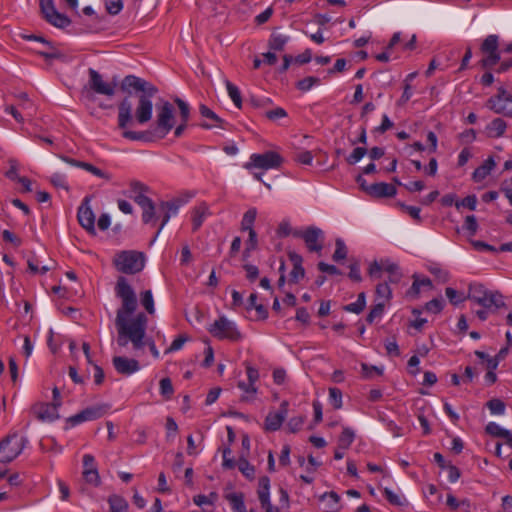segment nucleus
Wrapping results in <instances>:
<instances>
[{
  "label": "nucleus",
  "mask_w": 512,
  "mask_h": 512,
  "mask_svg": "<svg viewBox=\"0 0 512 512\" xmlns=\"http://www.w3.org/2000/svg\"><path fill=\"white\" fill-rule=\"evenodd\" d=\"M444 300L442 298H435L427 302L425 310L430 313L438 314L443 310Z\"/></svg>",
  "instance_id": "47"
},
{
  "label": "nucleus",
  "mask_w": 512,
  "mask_h": 512,
  "mask_svg": "<svg viewBox=\"0 0 512 512\" xmlns=\"http://www.w3.org/2000/svg\"><path fill=\"white\" fill-rule=\"evenodd\" d=\"M210 214L209 207L206 203H201L192 211L193 231H197L203 224L205 218Z\"/></svg>",
  "instance_id": "21"
},
{
  "label": "nucleus",
  "mask_w": 512,
  "mask_h": 512,
  "mask_svg": "<svg viewBox=\"0 0 512 512\" xmlns=\"http://www.w3.org/2000/svg\"><path fill=\"white\" fill-rule=\"evenodd\" d=\"M288 402L283 401L280 404V409L276 413H269L264 422V429L266 431H277L282 426V423L284 422L285 418L288 414Z\"/></svg>",
  "instance_id": "13"
},
{
  "label": "nucleus",
  "mask_w": 512,
  "mask_h": 512,
  "mask_svg": "<svg viewBox=\"0 0 512 512\" xmlns=\"http://www.w3.org/2000/svg\"><path fill=\"white\" fill-rule=\"evenodd\" d=\"M110 506L109 512H128L127 501L118 495H112L108 499Z\"/></svg>",
  "instance_id": "28"
},
{
  "label": "nucleus",
  "mask_w": 512,
  "mask_h": 512,
  "mask_svg": "<svg viewBox=\"0 0 512 512\" xmlns=\"http://www.w3.org/2000/svg\"><path fill=\"white\" fill-rule=\"evenodd\" d=\"M228 500L235 512H246L243 494L233 493L228 496Z\"/></svg>",
  "instance_id": "32"
},
{
  "label": "nucleus",
  "mask_w": 512,
  "mask_h": 512,
  "mask_svg": "<svg viewBox=\"0 0 512 512\" xmlns=\"http://www.w3.org/2000/svg\"><path fill=\"white\" fill-rule=\"evenodd\" d=\"M376 296L382 301L386 302L392 298V290L388 282L379 283L375 290Z\"/></svg>",
  "instance_id": "35"
},
{
  "label": "nucleus",
  "mask_w": 512,
  "mask_h": 512,
  "mask_svg": "<svg viewBox=\"0 0 512 512\" xmlns=\"http://www.w3.org/2000/svg\"><path fill=\"white\" fill-rule=\"evenodd\" d=\"M109 409L110 406L108 404H98L95 406L87 407L82 411L87 421H93L104 416Z\"/></svg>",
  "instance_id": "23"
},
{
  "label": "nucleus",
  "mask_w": 512,
  "mask_h": 512,
  "mask_svg": "<svg viewBox=\"0 0 512 512\" xmlns=\"http://www.w3.org/2000/svg\"><path fill=\"white\" fill-rule=\"evenodd\" d=\"M115 294L121 299V307L116 312L115 326L117 329V344L125 347L129 342L132 343L135 350L143 349L148 344L152 355L159 357V351L153 340L144 341L147 329L148 318L140 312L129 319L137 309L136 294L128 283L127 279L120 276L115 286Z\"/></svg>",
  "instance_id": "2"
},
{
  "label": "nucleus",
  "mask_w": 512,
  "mask_h": 512,
  "mask_svg": "<svg viewBox=\"0 0 512 512\" xmlns=\"http://www.w3.org/2000/svg\"><path fill=\"white\" fill-rule=\"evenodd\" d=\"M284 162L283 157L275 151H266L262 154L254 153L250 156V161L245 164V168L252 167L269 170L278 169Z\"/></svg>",
  "instance_id": "8"
},
{
  "label": "nucleus",
  "mask_w": 512,
  "mask_h": 512,
  "mask_svg": "<svg viewBox=\"0 0 512 512\" xmlns=\"http://www.w3.org/2000/svg\"><path fill=\"white\" fill-rule=\"evenodd\" d=\"M488 107L497 114H503L506 117H512V108H508L507 103L499 97L493 96L487 102Z\"/></svg>",
  "instance_id": "22"
},
{
  "label": "nucleus",
  "mask_w": 512,
  "mask_h": 512,
  "mask_svg": "<svg viewBox=\"0 0 512 512\" xmlns=\"http://www.w3.org/2000/svg\"><path fill=\"white\" fill-rule=\"evenodd\" d=\"M467 298L488 310H497L505 306L503 296L500 293L489 291L480 283L469 285Z\"/></svg>",
  "instance_id": "3"
},
{
  "label": "nucleus",
  "mask_w": 512,
  "mask_h": 512,
  "mask_svg": "<svg viewBox=\"0 0 512 512\" xmlns=\"http://www.w3.org/2000/svg\"><path fill=\"white\" fill-rule=\"evenodd\" d=\"M130 191L134 194L146 193L149 191V187L138 180H132L129 184Z\"/></svg>",
  "instance_id": "56"
},
{
  "label": "nucleus",
  "mask_w": 512,
  "mask_h": 512,
  "mask_svg": "<svg viewBox=\"0 0 512 512\" xmlns=\"http://www.w3.org/2000/svg\"><path fill=\"white\" fill-rule=\"evenodd\" d=\"M477 205V197L475 195H468L465 198H463L461 201L455 202V206L457 209L460 207L468 208L471 211H474L476 209Z\"/></svg>",
  "instance_id": "48"
},
{
  "label": "nucleus",
  "mask_w": 512,
  "mask_h": 512,
  "mask_svg": "<svg viewBox=\"0 0 512 512\" xmlns=\"http://www.w3.org/2000/svg\"><path fill=\"white\" fill-rule=\"evenodd\" d=\"M31 411L41 422H53L60 417L58 411L50 403H36L32 406Z\"/></svg>",
  "instance_id": "15"
},
{
  "label": "nucleus",
  "mask_w": 512,
  "mask_h": 512,
  "mask_svg": "<svg viewBox=\"0 0 512 512\" xmlns=\"http://www.w3.org/2000/svg\"><path fill=\"white\" fill-rule=\"evenodd\" d=\"M369 195L374 198H389L396 195L397 190L393 184L379 182L370 184Z\"/></svg>",
  "instance_id": "17"
},
{
  "label": "nucleus",
  "mask_w": 512,
  "mask_h": 512,
  "mask_svg": "<svg viewBox=\"0 0 512 512\" xmlns=\"http://www.w3.org/2000/svg\"><path fill=\"white\" fill-rule=\"evenodd\" d=\"M335 246H336V249L334 251L332 259L335 262L344 260L347 257V247H346L344 241L340 238L336 239Z\"/></svg>",
  "instance_id": "37"
},
{
  "label": "nucleus",
  "mask_w": 512,
  "mask_h": 512,
  "mask_svg": "<svg viewBox=\"0 0 512 512\" xmlns=\"http://www.w3.org/2000/svg\"><path fill=\"white\" fill-rule=\"evenodd\" d=\"M117 271L133 275L141 272L145 266V256L142 252L125 250L117 253L113 259Z\"/></svg>",
  "instance_id": "4"
},
{
  "label": "nucleus",
  "mask_w": 512,
  "mask_h": 512,
  "mask_svg": "<svg viewBox=\"0 0 512 512\" xmlns=\"http://www.w3.org/2000/svg\"><path fill=\"white\" fill-rule=\"evenodd\" d=\"M105 8L108 14L118 15L123 9L122 0H105Z\"/></svg>",
  "instance_id": "44"
},
{
  "label": "nucleus",
  "mask_w": 512,
  "mask_h": 512,
  "mask_svg": "<svg viewBox=\"0 0 512 512\" xmlns=\"http://www.w3.org/2000/svg\"><path fill=\"white\" fill-rule=\"evenodd\" d=\"M329 401L335 409L342 407V391L337 387L329 388Z\"/></svg>",
  "instance_id": "42"
},
{
  "label": "nucleus",
  "mask_w": 512,
  "mask_h": 512,
  "mask_svg": "<svg viewBox=\"0 0 512 512\" xmlns=\"http://www.w3.org/2000/svg\"><path fill=\"white\" fill-rule=\"evenodd\" d=\"M349 278L352 280V281H355V282H361L362 281V276H361V273H360V265H359V262H354V263H351L350 266H349Z\"/></svg>",
  "instance_id": "59"
},
{
  "label": "nucleus",
  "mask_w": 512,
  "mask_h": 512,
  "mask_svg": "<svg viewBox=\"0 0 512 512\" xmlns=\"http://www.w3.org/2000/svg\"><path fill=\"white\" fill-rule=\"evenodd\" d=\"M24 448V439L17 433L9 434L0 441V462L10 463Z\"/></svg>",
  "instance_id": "7"
},
{
  "label": "nucleus",
  "mask_w": 512,
  "mask_h": 512,
  "mask_svg": "<svg viewBox=\"0 0 512 512\" xmlns=\"http://www.w3.org/2000/svg\"><path fill=\"white\" fill-rule=\"evenodd\" d=\"M81 168L90 172L91 174L99 177V178H103L105 180H110L111 179V175L109 173H106L104 171H102L101 169L97 168L96 166L90 164V163H87V162H84L83 165H81Z\"/></svg>",
  "instance_id": "49"
},
{
  "label": "nucleus",
  "mask_w": 512,
  "mask_h": 512,
  "mask_svg": "<svg viewBox=\"0 0 512 512\" xmlns=\"http://www.w3.org/2000/svg\"><path fill=\"white\" fill-rule=\"evenodd\" d=\"M486 406L492 414L503 415L505 413L506 405L501 399L493 398L486 403Z\"/></svg>",
  "instance_id": "36"
},
{
  "label": "nucleus",
  "mask_w": 512,
  "mask_h": 512,
  "mask_svg": "<svg viewBox=\"0 0 512 512\" xmlns=\"http://www.w3.org/2000/svg\"><path fill=\"white\" fill-rule=\"evenodd\" d=\"M143 213H142V220L144 223H155L156 219V213L158 212L156 210V207L154 203H150L144 207H142Z\"/></svg>",
  "instance_id": "38"
},
{
  "label": "nucleus",
  "mask_w": 512,
  "mask_h": 512,
  "mask_svg": "<svg viewBox=\"0 0 512 512\" xmlns=\"http://www.w3.org/2000/svg\"><path fill=\"white\" fill-rule=\"evenodd\" d=\"M367 154L365 147H356L353 152L346 158V161L350 165H354L359 162Z\"/></svg>",
  "instance_id": "46"
},
{
  "label": "nucleus",
  "mask_w": 512,
  "mask_h": 512,
  "mask_svg": "<svg viewBox=\"0 0 512 512\" xmlns=\"http://www.w3.org/2000/svg\"><path fill=\"white\" fill-rule=\"evenodd\" d=\"M258 498L260 503L270 501V479L267 476H262L258 483Z\"/></svg>",
  "instance_id": "26"
},
{
  "label": "nucleus",
  "mask_w": 512,
  "mask_h": 512,
  "mask_svg": "<svg viewBox=\"0 0 512 512\" xmlns=\"http://www.w3.org/2000/svg\"><path fill=\"white\" fill-rule=\"evenodd\" d=\"M293 236L302 238L310 252H321L323 249L324 233L318 227H308L305 231L295 230Z\"/></svg>",
  "instance_id": "10"
},
{
  "label": "nucleus",
  "mask_w": 512,
  "mask_h": 512,
  "mask_svg": "<svg viewBox=\"0 0 512 512\" xmlns=\"http://www.w3.org/2000/svg\"><path fill=\"white\" fill-rule=\"evenodd\" d=\"M243 269L246 271V278L253 282L255 281L259 276V269L257 266L252 264H244Z\"/></svg>",
  "instance_id": "63"
},
{
  "label": "nucleus",
  "mask_w": 512,
  "mask_h": 512,
  "mask_svg": "<svg viewBox=\"0 0 512 512\" xmlns=\"http://www.w3.org/2000/svg\"><path fill=\"white\" fill-rule=\"evenodd\" d=\"M496 166V162L494 160L493 157H488L482 165H480L479 167H477L473 174H472V179L475 181V182H481L483 181L490 173L491 171L494 169V167Z\"/></svg>",
  "instance_id": "19"
},
{
  "label": "nucleus",
  "mask_w": 512,
  "mask_h": 512,
  "mask_svg": "<svg viewBox=\"0 0 512 512\" xmlns=\"http://www.w3.org/2000/svg\"><path fill=\"white\" fill-rule=\"evenodd\" d=\"M88 74H89L88 86L92 91H94L97 94L105 95L108 97H112L115 94V89H116L115 82H112V83L105 82L102 78V75L98 71H96L92 68H89Z\"/></svg>",
  "instance_id": "11"
},
{
  "label": "nucleus",
  "mask_w": 512,
  "mask_h": 512,
  "mask_svg": "<svg viewBox=\"0 0 512 512\" xmlns=\"http://www.w3.org/2000/svg\"><path fill=\"white\" fill-rule=\"evenodd\" d=\"M227 92L231 100L233 101L234 105L241 109L242 108V97L240 90L236 85L231 83L229 80L225 81Z\"/></svg>",
  "instance_id": "31"
},
{
  "label": "nucleus",
  "mask_w": 512,
  "mask_h": 512,
  "mask_svg": "<svg viewBox=\"0 0 512 512\" xmlns=\"http://www.w3.org/2000/svg\"><path fill=\"white\" fill-rule=\"evenodd\" d=\"M50 182L51 184L56 187V188H63L65 189L66 191L69 189L68 187V184H67V181H66V177L65 175L63 174H60V173H54L51 177H50Z\"/></svg>",
  "instance_id": "53"
},
{
  "label": "nucleus",
  "mask_w": 512,
  "mask_h": 512,
  "mask_svg": "<svg viewBox=\"0 0 512 512\" xmlns=\"http://www.w3.org/2000/svg\"><path fill=\"white\" fill-rule=\"evenodd\" d=\"M156 128L155 133L160 137L164 138L174 127V107L166 100H162L156 104Z\"/></svg>",
  "instance_id": "5"
},
{
  "label": "nucleus",
  "mask_w": 512,
  "mask_h": 512,
  "mask_svg": "<svg viewBox=\"0 0 512 512\" xmlns=\"http://www.w3.org/2000/svg\"><path fill=\"white\" fill-rule=\"evenodd\" d=\"M320 79L314 76H308L299 80L296 84L297 89L306 92L309 91L314 85L319 84Z\"/></svg>",
  "instance_id": "40"
},
{
  "label": "nucleus",
  "mask_w": 512,
  "mask_h": 512,
  "mask_svg": "<svg viewBox=\"0 0 512 512\" xmlns=\"http://www.w3.org/2000/svg\"><path fill=\"white\" fill-rule=\"evenodd\" d=\"M247 457V454L242 453L237 461V467L244 477L252 481L255 478V467L249 463Z\"/></svg>",
  "instance_id": "25"
},
{
  "label": "nucleus",
  "mask_w": 512,
  "mask_h": 512,
  "mask_svg": "<svg viewBox=\"0 0 512 512\" xmlns=\"http://www.w3.org/2000/svg\"><path fill=\"white\" fill-rule=\"evenodd\" d=\"M485 431L486 433H488L489 435H492V436H495V437H503L504 434H507V430L500 427L497 423L495 422H489L487 425H486V428H485Z\"/></svg>",
  "instance_id": "52"
},
{
  "label": "nucleus",
  "mask_w": 512,
  "mask_h": 512,
  "mask_svg": "<svg viewBox=\"0 0 512 512\" xmlns=\"http://www.w3.org/2000/svg\"><path fill=\"white\" fill-rule=\"evenodd\" d=\"M500 58L499 52L487 55L481 60V65L483 68H492L499 62Z\"/></svg>",
  "instance_id": "57"
},
{
  "label": "nucleus",
  "mask_w": 512,
  "mask_h": 512,
  "mask_svg": "<svg viewBox=\"0 0 512 512\" xmlns=\"http://www.w3.org/2000/svg\"><path fill=\"white\" fill-rule=\"evenodd\" d=\"M445 294H446L447 298L449 299V301L451 302V304H453V305H458V304L462 303L467 298L464 296L463 293H460L451 287L446 288Z\"/></svg>",
  "instance_id": "43"
},
{
  "label": "nucleus",
  "mask_w": 512,
  "mask_h": 512,
  "mask_svg": "<svg viewBox=\"0 0 512 512\" xmlns=\"http://www.w3.org/2000/svg\"><path fill=\"white\" fill-rule=\"evenodd\" d=\"M123 92L131 93V89L136 92V108L133 114V103L129 97H124L118 104V128L122 130V136L132 141H150L148 132L131 131L128 126L133 122L143 125L152 119L153 97L158 93V89L152 83L137 77L135 75L126 76L120 86Z\"/></svg>",
  "instance_id": "1"
},
{
  "label": "nucleus",
  "mask_w": 512,
  "mask_h": 512,
  "mask_svg": "<svg viewBox=\"0 0 512 512\" xmlns=\"http://www.w3.org/2000/svg\"><path fill=\"white\" fill-rule=\"evenodd\" d=\"M142 306L149 314L155 313L154 299L151 290H146L140 294Z\"/></svg>",
  "instance_id": "33"
},
{
  "label": "nucleus",
  "mask_w": 512,
  "mask_h": 512,
  "mask_svg": "<svg viewBox=\"0 0 512 512\" xmlns=\"http://www.w3.org/2000/svg\"><path fill=\"white\" fill-rule=\"evenodd\" d=\"M385 349L389 356L398 357L400 355L399 346L394 338L392 340L385 341Z\"/></svg>",
  "instance_id": "61"
},
{
  "label": "nucleus",
  "mask_w": 512,
  "mask_h": 512,
  "mask_svg": "<svg viewBox=\"0 0 512 512\" xmlns=\"http://www.w3.org/2000/svg\"><path fill=\"white\" fill-rule=\"evenodd\" d=\"M411 96H412V86L409 82H407V80H405L404 81V91H403L400 99L398 100L397 104L399 106H403L410 100Z\"/></svg>",
  "instance_id": "60"
},
{
  "label": "nucleus",
  "mask_w": 512,
  "mask_h": 512,
  "mask_svg": "<svg viewBox=\"0 0 512 512\" xmlns=\"http://www.w3.org/2000/svg\"><path fill=\"white\" fill-rule=\"evenodd\" d=\"M354 438H355L354 431L349 427H345L338 439L339 448H341L343 450L348 449L351 446V444L353 443Z\"/></svg>",
  "instance_id": "29"
},
{
  "label": "nucleus",
  "mask_w": 512,
  "mask_h": 512,
  "mask_svg": "<svg viewBox=\"0 0 512 512\" xmlns=\"http://www.w3.org/2000/svg\"><path fill=\"white\" fill-rule=\"evenodd\" d=\"M174 102L177 104L179 108L180 118L182 122H188L190 117V107L189 105L183 101L182 99L176 97Z\"/></svg>",
  "instance_id": "45"
},
{
  "label": "nucleus",
  "mask_w": 512,
  "mask_h": 512,
  "mask_svg": "<svg viewBox=\"0 0 512 512\" xmlns=\"http://www.w3.org/2000/svg\"><path fill=\"white\" fill-rule=\"evenodd\" d=\"M464 227L466 230H468L470 232V235H474L478 229L476 217L474 215L466 216Z\"/></svg>",
  "instance_id": "64"
},
{
  "label": "nucleus",
  "mask_w": 512,
  "mask_h": 512,
  "mask_svg": "<svg viewBox=\"0 0 512 512\" xmlns=\"http://www.w3.org/2000/svg\"><path fill=\"white\" fill-rule=\"evenodd\" d=\"M305 276V270L302 265L293 266L290 272V282L298 283Z\"/></svg>",
  "instance_id": "58"
},
{
  "label": "nucleus",
  "mask_w": 512,
  "mask_h": 512,
  "mask_svg": "<svg viewBox=\"0 0 512 512\" xmlns=\"http://www.w3.org/2000/svg\"><path fill=\"white\" fill-rule=\"evenodd\" d=\"M384 309H385V302L379 301L371 308L370 312L368 313V315L366 317V321L369 324H372L375 319L381 318V316L384 313Z\"/></svg>",
  "instance_id": "34"
},
{
  "label": "nucleus",
  "mask_w": 512,
  "mask_h": 512,
  "mask_svg": "<svg viewBox=\"0 0 512 512\" xmlns=\"http://www.w3.org/2000/svg\"><path fill=\"white\" fill-rule=\"evenodd\" d=\"M82 474L86 482L93 485H98L100 483V477L97 469L83 470Z\"/></svg>",
  "instance_id": "55"
},
{
  "label": "nucleus",
  "mask_w": 512,
  "mask_h": 512,
  "mask_svg": "<svg viewBox=\"0 0 512 512\" xmlns=\"http://www.w3.org/2000/svg\"><path fill=\"white\" fill-rule=\"evenodd\" d=\"M209 333L219 340L239 341L242 338L236 324L225 316L219 317L208 328Z\"/></svg>",
  "instance_id": "6"
},
{
  "label": "nucleus",
  "mask_w": 512,
  "mask_h": 512,
  "mask_svg": "<svg viewBox=\"0 0 512 512\" xmlns=\"http://www.w3.org/2000/svg\"><path fill=\"white\" fill-rule=\"evenodd\" d=\"M498 46H499V37L497 35L491 34V35H488L483 40L480 50L481 51L498 50Z\"/></svg>",
  "instance_id": "39"
},
{
  "label": "nucleus",
  "mask_w": 512,
  "mask_h": 512,
  "mask_svg": "<svg viewBox=\"0 0 512 512\" xmlns=\"http://www.w3.org/2000/svg\"><path fill=\"white\" fill-rule=\"evenodd\" d=\"M188 341V337L186 335H179L177 338L173 340L170 347L166 350V352H173L180 350L183 345Z\"/></svg>",
  "instance_id": "62"
},
{
  "label": "nucleus",
  "mask_w": 512,
  "mask_h": 512,
  "mask_svg": "<svg viewBox=\"0 0 512 512\" xmlns=\"http://www.w3.org/2000/svg\"><path fill=\"white\" fill-rule=\"evenodd\" d=\"M507 128L506 122L502 118L493 119L486 127L487 133L492 138L503 136Z\"/></svg>",
  "instance_id": "24"
},
{
  "label": "nucleus",
  "mask_w": 512,
  "mask_h": 512,
  "mask_svg": "<svg viewBox=\"0 0 512 512\" xmlns=\"http://www.w3.org/2000/svg\"><path fill=\"white\" fill-rule=\"evenodd\" d=\"M115 370L121 375H131L140 369V364L136 359L124 356H114L112 359Z\"/></svg>",
  "instance_id": "16"
},
{
  "label": "nucleus",
  "mask_w": 512,
  "mask_h": 512,
  "mask_svg": "<svg viewBox=\"0 0 512 512\" xmlns=\"http://www.w3.org/2000/svg\"><path fill=\"white\" fill-rule=\"evenodd\" d=\"M288 41V36L279 33H272L268 41V46L273 51H282Z\"/></svg>",
  "instance_id": "27"
},
{
  "label": "nucleus",
  "mask_w": 512,
  "mask_h": 512,
  "mask_svg": "<svg viewBox=\"0 0 512 512\" xmlns=\"http://www.w3.org/2000/svg\"><path fill=\"white\" fill-rule=\"evenodd\" d=\"M199 112L200 114L207 118V119H210L214 122V124H208V123H202L201 124V127L204 128V129H211L213 127H220V128H225V124L226 122L221 119L215 112H213L210 108H208L206 105L204 104H201L200 107H199Z\"/></svg>",
  "instance_id": "18"
},
{
  "label": "nucleus",
  "mask_w": 512,
  "mask_h": 512,
  "mask_svg": "<svg viewBox=\"0 0 512 512\" xmlns=\"http://www.w3.org/2000/svg\"><path fill=\"white\" fill-rule=\"evenodd\" d=\"M90 199L85 197L82 204L78 209V222L79 224L91 235H95V215L89 206Z\"/></svg>",
  "instance_id": "12"
},
{
  "label": "nucleus",
  "mask_w": 512,
  "mask_h": 512,
  "mask_svg": "<svg viewBox=\"0 0 512 512\" xmlns=\"http://www.w3.org/2000/svg\"><path fill=\"white\" fill-rule=\"evenodd\" d=\"M321 500L324 502L325 512H339L341 509L340 496L334 492H326L321 496Z\"/></svg>",
  "instance_id": "20"
},
{
  "label": "nucleus",
  "mask_w": 512,
  "mask_h": 512,
  "mask_svg": "<svg viewBox=\"0 0 512 512\" xmlns=\"http://www.w3.org/2000/svg\"><path fill=\"white\" fill-rule=\"evenodd\" d=\"M160 393L166 399H171L174 389L170 378L166 377L160 380Z\"/></svg>",
  "instance_id": "41"
},
{
  "label": "nucleus",
  "mask_w": 512,
  "mask_h": 512,
  "mask_svg": "<svg viewBox=\"0 0 512 512\" xmlns=\"http://www.w3.org/2000/svg\"><path fill=\"white\" fill-rule=\"evenodd\" d=\"M400 207L406 212L408 213L415 221H417L418 223H420L422 221V218L420 216V208L419 207H416V206H410V205H406L404 203H401L400 204Z\"/></svg>",
  "instance_id": "54"
},
{
  "label": "nucleus",
  "mask_w": 512,
  "mask_h": 512,
  "mask_svg": "<svg viewBox=\"0 0 512 512\" xmlns=\"http://www.w3.org/2000/svg\"><path fill=\"white\" fill-rule=\"evenodd\" d=\"M181 204H182V201L179 199H174L171 201H163L160 203V205L157 208V211L162 217V222H161V225H160L158 231L156 232L154 239L159 235L160 231L168 223L171 216L177 214L178 209L181 206Z\"/></svg>",
  "instance_id": "14"
},
{
  "label": "nucleus",
  "mask_w": 512,
  "mask_h": 512,
  "mask_svg": "<svg viewBox=\"0 0 512 512\" xmlns=\"http://www.w3.org/2000/svg\"><path fill=\"white\" fill-rule=\"evenodd\" d=\"M384 495L387 501L395 506H403L406 503L405 498H401L399 495L395 494L392 490L385 488Z\"/></svg>",
  "instance_id": "50"
},
{
  "label": "nucleus",
  "mask_w": 512,
  "mask_h": 512,
  "mask_svg": "<svg viewBox=\"0 0 512 512\" xmlns=\"http://www.w3.org/2000/svg\"><path fill=\"white\" fill-rule=\"evenodd\" d=\"M257 210L256 208L248 209L242 218L241 221V231H250L253 229L254 222L256 220Z\"/></svg>",
  "instance_id": "30"
},
{
  "label": "nucleus",
  "mask_w": 512,
  "mask_h": 512,
  "mask_svg": "<svg viewBox=\"0 0 512 512\" xmlns=\"http://www.w3.org/2000/svg\"><path fill=\"white\" fill-rule=\"evenodd\" d=\"M39 8L42 17L54 27L63 29L71 24L68 16L57 11L54 0H39Z\"/></svg>",
  "instance_id": "9"
},
{
  "label": "nucleus",
  "mask_w": 512,
  "mask_h": 512,
  "mask_svg": "<svg viewBox=\"0 0 512 512\" xmlns=\"http://www.w3.org/2000/svg\"><path fill=\"white\" fill-rule=\"evenodd\" d=\"M304 422H305L304 416L292 417V418H290V420L287 423V428L291 433H296L301 429Z\"/></svg>",
  "instance_id": "51"
}]
</instances>
